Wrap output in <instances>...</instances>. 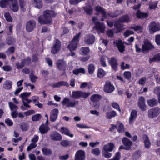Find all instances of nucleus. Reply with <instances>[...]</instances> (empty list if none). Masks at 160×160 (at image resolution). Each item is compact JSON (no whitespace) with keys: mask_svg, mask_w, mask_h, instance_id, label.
<instances>
[{"mask_svg":"<svg viewBox=\"0 0 160 160\" xmlns=\"http://www.w3.org/2000/svg\"><path fill=\"white\" fill-rule=\"evenodd\" d=\"M160 113V108L158 107L152 108L149 109L148 112V117L154 118L158 116Z\"/></svg>","mask_w":160,"mask_h":160,"instance_id":"nucleus-4","label":"nucleus"},{"mask_svg":"<svg viewBox=\"0 0 160 160\" xmlns=\"http://www.w3.org/2000/svg\"><path fill=\"white\" fill-rule=\"evenodd\" d=\"M59 113L58 110L57 108L53 109L50 115V120L52 122L55 121L57 119Z\"/></svg>","mask_w":160,"mask_h":160,"instance_id":"nucleus-22","label":"nucleus"},{"mask_svg":"<svg viewBox=\"0 0 160 160\" xmlns=\"http://www.w3.org/2000/svg\"><path fill=\"white\" fill-rule=\"evenodd\" d=\"M106 33L107 35L111 38H112L114 36V33L113 31L111 29H109L107 31Z\"/></svg>","mask_w":160,"mask_h":160,"instance_id":"nucleus-61","label":"nucleus"},{"mask_svg":"<svg viewBox=\"0 0 160 160\" xmlns=\"http://www.w3.org/2000/svg\"><path fill=\"white\" fill-rule=\"evenodd\" d=\"M9 8L13 12H17L19 10V7L17 0H12L10 3Z\"/></svg>","mask_w":160,"mask_h":160,"instance_id":"nucleus-16","label":"nucleus"},{"mask_svg":"<svg viewBox=\"0 0 160 160\" xmlns=\"http://www.w3.org/2000/svg\"><path fill=\"white\" fill-rule=\"evenodd\" d=\"M118 131L119 133H122L124 131V127L123 124L120 122L118 125V128H117Z\"/></svg>","mask_w":160,"mask_h":160,"instance_id":"nucleus-52","label":"nucleus"},{"mask_svg":"<svg viewBox=\"0 0 160 160\" xmlns=\"http://www.w3.org/2000/svg\"><path fill=\"white\" fill-rule=\"evenodd\" d=\"M90 94L89 92H85L81 91H72L71 97L75 99H79L80 98L85 99L88 98Z\"/></svg>","mask_w":160,"mask_h":160,"instance_id":"nucleus-2","label":"nucleus"},{"mask_svg":"<svg viewBox=\"0 0 160 160\" xmlns=\"http://www.w3.org/2000/svg\"><path fill=\"white\" fill-rule=\"evenodd\" d=\"M49 127L45 126L44 125H41L39 127V130L41 134H45L50 130Z\"/></svg>","mask_w":160,"mask_h":160,"instance_id":"nucleus-33","label":"nucleus"},{"mask_svg":"<svg viewBox=\"0 0 160 160\" xmlns=\"http://www.w3.org/2000/svg\"><path fill=\"white\" fill-rule=\"evenodd\" d=\"M32 2L35 7L38 9L41 8L43 5L42 0H33Z\"/></svg>","mask_w":160,"mask_h":160,"instance_id":"nucleus-35","label":"nucleus"},{"mask_svg":"<svg viewBox=\"0 0 160 160\" xmlns=\"http://www.w3.org/2000/svg\"><path fill=\"white\" fill-rule=\"evenodd\" d=\"M118 21L115 22L114 24V26L115 28L116 29V33H118L122 31L123 30L122 29L123 26Z\"/></svg>","mask_w":160,"mask_h":160,"instance_id":"nucleus-26","label":"nucleus"},{"mask_svg":"<svg viewBox=\"0 0 160 160\" xmlns=\"http://www.w3.org/2000/svg\"><path fill=\"white\" fill-rule=\"evenodd\" d=\"M109 151L107 150H105L102 149V155L107 158H109L112 156V154L109 152Z\"/></svg>","mask_w":160,"mask_h":160,"instance_id":"nucleus-50","label":"nucleus"},{"mask_svg":"<svg viewBox=\"0 0 160 160\" xmlns=\"http://www.w3.org/2000/svg\"><path fill=\"white\" fill-rule=\"evenodd\" d=\"M91 152L93 154L96 156H98L100 154V152L99 149L97 148L92 149Z\"/></svg>","mask_w":160,"mask_h":160,"instance_id":"nucleus-63","label":"nucleus"},{"mask_svg":"<svg viewBox=\"0 0 160 160\" xmlns=\"http://www.w3.org/2000/svg\"><path fill=\"white\" fill-rule=\"evenodd\" d=\"M89 48L88 47H82L80 49V53L82 55H86L90 52Z\"/></svg>","mask_w":160,"mask_h":160,"instance_id":"nucleus-32","label":"nucleus"},{"mask_svg":"<svg viewBox=\"0 0 160 160\" xmlns=\"http://www.w3.org/2000/svg\"><path fill=\"white\" fill-rule=\"evenodd\" d=\"M123 75L125 79L128 80L130 79L131 77V73L130 71H125L123 73Z\"/></svg>","mask_w":160,"mask_h":160,"instance_id":"nucleus-53","label":"nucleus"},{"mask_svg":"<svg viewBox=\"0 0 160 160\" xmlns=\"http://www.w3.org/2000/svg\"><path fill=\"white\" fill-rule=\"evenodd\" d=\"M84 11L86 14L89 15H91L93 12V8L89 5L86 6L83 8Z\"/></svg>","mask_w":160,"mask_h":160,"instance_id":"nucleus-36","label":"nucleus"},{"mask_svg":"<svg viewBox=\"0 0 160 160\" xmlns=\"http://www.w3.org/2000/svg\"><path fill=\"white\" fill-rule=\"evenodd\" d=\"M42 118L40 114H37L33 115L32 117V120L33 121H39Z\"/></svg>","mask_w":160,"mask_h":160,"instance_id":"nucleus-48","label":"nucleus"},{"mask_svg":"<svg viewBox=\"0 0 160 160\" xmlns=\"http://www.w3.org/2000/svg\"><path fill=\"white\" fill-rule=\"evenodd\" d=\"M4 16L7 21L11 22L12 21V18L8 12H5L4 13Z\"/></svg>","mask_w":160,"mask_h":160,"instance_id":"nucleus-49","label":"nucleus"},{"mask_svg":"<svg viewBox=\"0 0 160 160\" xmlns=\"http://www.w3.org/2000/svg\"><path fill=\"white\" fill-rule=\"evenodd\" d=\"M102 96L98 94H95L92 95L90 98V100L93 102L97 103L98 104L94 105V107L98 108L99 107V102L102 98Z\"/></svg>","mask_w":160,"mask_h":160,"instance_id":"nucleus-15","label":"nucleus"},{"mask_svg":"<svg viewBox=\"0 0 160 160\" xmlns=\"http://www.w3.org/2000/svg\"><path fill=\"white\" fill-rule=\"evenodd\" d=\"M62 86H68V83L66 81H61L54 83L53 87L59 88Z\"/></svg>","mask_w":160,"mask_h":160,"instance_id":"nucleus-31","label":"nucleus"},{"mask_svg":"<svg viewBox=\"0 0 160 160\" xmlns=\"http://www.w3.org/2000/svg\"><path fill=\"white\" fill-rule=\"evenodd\" d=\"M16 39L12 36H9L6 39V43L9 45H13L16 42Z\"/></svg>","mask_w":160,"mask_h":160,"instance_id":"nucleus-40","label":"nucleus"},{"mask_svg":"<svg viewBox=\"0 0 160 160\" xmlns=\"http://www.w3.org/2000/svg\"><path fill=\"white\" fill-rule=\"evenodd\" d=\"M108 63L112 70L116 72L118 70V64L117 60L115 57H111L108 60Z\"/></svg>","mask_w":160,"mask_h":160,"instance_id":"nucleus-9","label":"nucleus"},{"mask_svg":"<svg viewBox=\"0 0 160 160\" xmlns=\"http://www.w3.org/2000/svg\"><path fill=\"white\" fill-rule=\"evenodd\" d=\"M130 21L129 16L128 14H125L122 15L118 19V21L120 22L128 23Z\"/></svg>","mask_w":160,"mask_h":160,"instance_id":"nucleus-30","label":"nucleus"},{"mask_svg":"<svg viewBox=\"0 0 160 160\" xmlns=\"http://www.w3.org/2000/svg\"><path fill=\"white\" fill-rule=\"evenodd\" d=\"M122 142L124 146H125L129 150L131 149V146L133 145L132 142L128 138L124 137L122 139Z\"/></svg>","mask_w":160,"mask_h":160,"instance_id":"nucleus-17","label":"nucleus"},{"mask_svg":"<svg viewBox=\"0 0 160 160\" xmlns=\"http://www.w3.org/2000/svg\"><path fill=\"white\" fill-rule=\"evenodd\" d=\"M19 3L21 9L23 11H25L26 10V2L24 0H19Z\"/></svg>","mask_w":160,"mask_h":160,"instance_id":"nucleus-43","label":"nucleus"},{"mask_svg":"<svg viewBox=\"0 0 160 160\" xmlns=\"http://www.w3.org/2000/svg\"><path fill=\"white\" fill-rule=\"evenodd\" d=\"M114 146V144L113 143L110 142L107 145H104L102 149L109 151V152H112L113 150Z\"/></svg>","mask_w":160,"mask_h":160,"instance_id":"nucleus-29","label":"nucleus"},{"mask_svg":"<svg viewBox=\"0 0 160 160\" xmlns=\"http://www.w3.org/2000/svg\"><path fill=\"white\" fill-rule=\"evenodd\" d=\"M36 26V22L34 20H29L26 24V29L28 32H30L33 31Z\"/></svg>","mask_w":160,"mask_h":160,"instance_id":"nucleus-12","label":"nucleus"},{"mask_svg":"<svg viewBox=\"0 0 160 160\" xmlns=\"http://www.w3.org/2000/svg\"><path fill=\"white\" fill-rule=\"evenodd\" d=\"M117 115V113L115 111H112L110 112H107L105 114V116L107 118L111 119L116 116Z\"/></svg>","mask_w":160,"mask_h":160,"instance_id":"nucleus-37","label":"nucleus"},{"mask_svg":"<svg viewBox=\"0 0 160 160\" xmlns=\"http://www.w3.org/2000/svg\"><path fill=\"white\" fill-rule=\"evenodd\" d=\"M138 105L139 109L142 111H145L147 109V106L145 104V99L143 96L139 97Z\"/></svg>","mask_w":160,"mask_h":160,"instance_id":"nucleus-11","label":"nucleus"},{"mask_svg":"<svg viewBox=\"0 0 160 160\" xmlns=\"http://www.w3.org/2000/svg\"><path fill=\"white\" fill-rule=\"evenodd\" d=\"M12 87V82L9 80H7L4 82L3 84V87L5 89L9 90Z\"/></svg>","mask_w":160,"mask_h":160,"instance_id":"nucleus-27","label":"nucleus"},{"mask_svg":"<svg viewBox=\"0 0 160 160\" xmlns=\"http://www.w3.org/2000/svg\"><path fill=\"white\" fill-rule=\"evenodd\" d=\"M78 45V44L77 43L71 41L67 47L70 51H75L77 48Z\"/></svg>","mask_w":160,"mask_h":160,"instance_id":"nucleus-38","label":"nucleus"},{"mask_svg":"<svg viewBox=\"0 0 160 160\" xmlns=\"http://www.w3.org/2000/svg\"><path fill=\"white\" fill-rule=\"evenodd\" d=\"M81 35V32H80L77 34H76L75 36L74 37L72 41V42H74L77 43V44H78L79 41V37Z\"/></svg>","mask_w":160,"mask_h":160,"instance_id":"nucleus-51","label":"nucleus"},{"mask_svg":"<svg viewBox=\"0 0 160 160\" xmlns=\"http://www.w3.org/2000/svg\"><path fill=\"white\" fill-rule=\"evenodd\" d=\"M142 46L143 53H148L149 51L153 50L154 48V46L147 39L144 41Z\"/></svg>","mask_w":160,"mask_h":160,"instance_id":"nucleus-3","label":"nucleus"},{"mask_svg":"<svg viewBox=\"0 0 160 160\" xmlns=\"http://www.w3.org/2000/svg\"><path fill=\"white\" fill-rule=\"evenodd\" d=\"M42 151L43 154L45 156H49L52 154V152L51 149L44 147L42 148Z\"/></svg>","mask_w":160,"mask_h":160,"instance_id":"nucleus-34","label":"nucleus"},{"mask_svg":"<svg viewBox=\"0 0 160 160\" xmlns=\"http://www.w3.org/2000/svg\"><path fill=\"white\" fill-rule=\"evenodd\" d=\"M95 10L97 13V15L101 14L102 17L106 18V12L102 7L99 5H97L95 8Z\"/></svg>","mask_w":160,"mask_h":160,"instance_id":"nucleus-21","label":"nucleus"},{"mask_svg":"<svg viewBox=\"0 0 160 160\" xmlns=\"http://www.w3.org/2000/svg\"><path fill=\"white\" fill-rule=\"evenodd\" d=\"M84 43L87 44H92L95 41V36L92 34H88L84 37Z\"/></svg>","mask_w":160,"mask_h":160,"instance_id":"nucleus-14","label":"nucleus"},{"mask_svg":"<svg viewBox=\"0 0 160 160\" xmlns=\"http://www.w3.org/2000/svg\"><path fill=\"white\" fill-rule=\"evenodd\" d=\"M148 105L150 107H153L156 106L158 104V101L155 98H153L148 100Z\"/></svg>","mask_w":160,"mask_h":160,"instance_id":"nucleus-28","label":"nucleus"},{"mask_svg":"<svg viewBox=\"0 0 160 160\" xmlns=\"http://www.w3.org/2000/svg\"><path fill=\"white\" fill-rule=\"evenodd\" d=\"M160 61V54H157L154 55L152 58L149 59V62L151 63L154 61Z\"/></svg>","mask_w":160,"mask_h":160,"instance_id":"nucleus-45","label":"nucleus"},{"mask_svg":"<svg viewBox=\"0 0 160 160\" xmlns=\"http://www.w3.org/2000/svg\"><path fill=\"white\" fill-rule=\"evenodd\" d=\"M95 69V66L93 64L91 63L89 64L88 67V72L89 74L91 75L93 73Z\"/></svg>","mask_w":160,"mask_h":160,"instance_id":"nucleus-44","label":"nucleus"},{"mask_svg":"<svg viewBox=\"0 0 160 160\" xmlns=\"http://www.w3.org/2000/svg\"><path fill=\"white\" fill-rule=\"evenodd\" d=\"M58 68L61 71H64L65 70L67 65L66 62L62 59L58 60L56 63Z\"/></svg>","mask_w":160,"mask_h":160,"instance_id":"nucleus-20","label":"nucleus"},{"mask_svg":"<svg viewBox=\"0 0 160 160\" xmlns=\"http://www.w3.org/2000/svg\"><path fill=\"white\" fill-rule=\"evenodd\" d=\"M112 106L113 108L118 110L120 112H121V110L119 106L117 103L115 102L112 103Z\"/></svg>","mask_w":160,"mask_h":160,"instance_id":"nucleus-60","label":"nucleus"},{"mask_svg":"<svg viewBox=\"0 0 160 160\" xmlns=\"http://www.w3.org/2000/svg\"><path fill=\"white\" fill-rule=\"evenodd\" d=\"M78 101L77 100L71 101L68 98H64L62 102V105H65L67 107H73L76 105H78Z\"/></svg>","mask_w":160,"mask_h":160,"instance_id":"nucleus-8","label":"nucleus"},{"mask_svg":"<svg viewBox=\"0 0 160 160\" xmlns=\"http://www.w3.org/2000/svg\"><path fill=\"white\" fill-rule=\"evenodd\" d=\"M30 79L32 82L33 83L35 82L37 79H38V77L35 76L33 74H30L29 76Z\"/></svg>","mask_w":160,"mask_h":160,"instance_id":"nucleus-62","label":"nucleus"},{"mask_svg":"<svg viewBox=\"0 0 160 160\" xmlns=\"http://www.w3.org/2000/svg\"><path fill=\"white\" fill-rule=\"evenodd\" d=\"M37 146V144L36 143H32L30 144L27 148V150L28 151L35 148Z\"/></svg>","mask_w":160,"mask_h":160,"instance_id":"nucleus-56","label":"nucleus"},{"mask_svg":"<svg viewBox=\"0 0 160 160\" xmlns=\"http://www.w3.org/2000/svg\"><path fill=\"white\" fill-rule=\"evenodd\" d=\"M31 93V92H24L23 93H22L20 95V96L22 99L24 100L27 98H26L29 96L30 95Z\"/></svg>","mask_w":160,"mask_h":160,"instance_id":"nucleus-59","label":"nucleus"},{"mask_svg":"<svg viewBox=\"0 0 160 160\" xmlns=\"http://www.w3.org/2000/svg\"><path fill=\"white\" fill-rule=\"evenodd\" d=\"M138 116V112L136 110H132L130 113L129 119V123L130 124L133 123V122L135 120Z\"/></svg>","mask_w":160,"mask_h":160,"instance_id":"nucleus-23","label":"nucleus"},{"mask_svg":"<svg viewBox=\"0 0 160 160\" xmlns=\"http://www.w3.org/2000/svg\"><path fill=\"white\" fill-rule=\"evenodd\" d=\"M116 45L119 51L120 52H123L125 51V46L121 41H120L117 43Z\"/></svg>","mask_w":160,"mask_h":160,"instance_id":"nucleus-41","label":"nucleus"},{"mask_svg":"<svg viewBox=\"0 0 160 160\" xmlns=\"http://www.w3.org/2000/svg\"><path fill=\"white\" fill-rule=\"evenodd\" d=\"M149 30L151 33H153L160 30V24L154 21L151 22L149 25Z\"/></svg>","mask_w":160,"mask_h":160,"instance_id":"nucleus-10","label":"nucleus"},{"mask_svg":"<svg viewBox=\"0 0 160 160\" xmlns=\"http://www.w3.org/2000/svg\"><path fill=\"white\" fill-rule=\"evenodd\" d=\"M134 33V32L133 31L127 30L124 32L123 35L125 38H127L131 35L133 34Z\"/></svg>","mask_w":160,"mask_h":160,"instance_id":"nucleus-58","label":"nucleus"},{"mask_svg":"<svg viewBox=\"0 0 160 160\" xmlns=\"http://www.w3.org/2000/svg\"><path fill=\"white\" fill-rule=\"evenodd\" d=\"M57 15V12L54 11L46 10L43 12L42 15L38 18V22L41 25H51L52 22V18H55Z\"/></svg>","mask_w":160,"mask_h":160,"instance_id":"nucleus-1","label":"nucleus"},{"mask_svg":"<svg viewBox=\"0 0 160 160\" xmlns=\"http://www.w3.org/2000/svg\"><path fill=\"white\" fill-rule=\"evenodd\" d=\"M61 131L62 133H64L66 135L69 136L72 138L73 136V134H70V131L66 128L62 127L61 128Z\"/></svg>","mask_w":160,"mask_h":160,"instance_id":"nucleus-39","label":"nucleus"},{"mask_svg":"<svg viewBox=\"0 0 160 160\" xmlns=\"http://www.w3.org/2000/svg\"><path fill=\"white\" fill-rule=\"evenodd\" d=\"M85 158V152L82 150H79L76 153L75 160H84Z\"/></svg>","mask_w":160,"mask_h":160,"instance_id":"nucleus-18","label":"nucleus"},{"mask_svg":"<svg viewBox=\"0 0 160 160\" xmlns=\"http://www.w3.org/2000/svg\"><path fill=\"white\" fill-rule=\"evenodd\" d=\"M142 139L143 141L145 148H149L151 143L148 136L146 134H143L142 136Z\"/></svg>","mask_w":160,"mask_h":160,"instance_id":"nucleus-24","label":"nucleus"},{"mask_svg":"<svg viewBox=\"0 0 160 160\" xmlns=\"http://www.w3.org/2000/svg\"><path fill=\"white\" fill-rule=\"evenodd\" d=\"M121 157V154L119 152H116L115 156L112 159H110L108 160H120Z\"/></svg>","mask_w":160,"mask_h":160,"instance_id":"nucleus-55","label":"nucleus"},{"mask_svg":"<svg viewBox=\"0 0 160 160\" xmlns=\"http://www.w3.org/2000/svg\"><path fill=\"white\" fill-rule=\"evenodd\" d=\"M95 28L99 33H104L105 31V26L103 23L97 21L95 23Z\"/></svg>","mask_w":160,"mask_h":160,"instance_id":"nucleus-13","label":"nucleus"},{"mask_svg":"<svg viewBox=\"0 0 160 160\" xmlns=\"http://www.w3.org/2000/svg\"><path fill=\"white\" fill-rule=\"evenodd\" d=\"M125 62H122L121 64V68L122 70H124L126 69H128L130 68V65L128 64H126L124 66Z\"/></svg>","mask_w":160,"mask_h":160,"instance_id":"nucleus-54","label":"nucleus"},{"mask_svg":"<svg viewBox=\"0 0 160 160\" xmlns=\"http://www.w3.org/2000/svg\"><path fill=\"white\" fill-rule=\"evenodd\" d=\"M61 46V41L58 39H55L53 42V46L51 48V52L54 54H57L60 51Z\"/></svg>","mask_w":160,"mask_h":160,"instance_id":"nucleus-5","label":"nucleus"},{"mask_svg":"<svg viewBox=\"0 0 160 160\" xmlns=\"http://www.w3.org/2000/svg\"><path fill=\"white\" fill-rule=\"evenodd\" d=\"M115 88L113 84L109 80L106 81L103 86V91L107 93H110L113 92Z\"/></svg>","mask_w":160,"mask_h":160,"instance_id":"nucleus-7","label":"nucleus"},{"mask_svg":"<svg viewBox=\"0 0 160 160\" xmlns=\"http://www.w3.org/2000/svg\"><path fill=\"white\" fill-rule=\"evenodd\" d=\"M50 137L52 140L55 141H60L62 139L61 135L56 131L52 132L50 135Z\"/></svg>","mask_w":160,"mask_h":160,"instance_id":"nucleus-19","label":"nucleus"},{"mask_svg":"<svg viewBox=\"0 0 160 160\" xmlns=\"http://www.w3.org/2000/svg\"><path fill=\"white\" fill-rule=\"evenodd\" d=\"M106 74V72L102 68H99L97 72V77L100 78H102Z\"/></svg>","mask_w":160,"mask_h":160,"instance_id":"nucleus-42","label":"nucleus"},{"mask_svg":"<svg viewBox=\"0 0 160 160\" xmlns=\"http://www.w3.org/2000/svg\"><path fill=\"white\" fill-rule=\"evenodd\" d=\"M155 41L157 45L160 46V34H157L155 36Z\"/></svg>","mask_w":160,"mask_h":160,"instance_id":"nucleus-64","label":"nucleus"},{"mask_svg":"<svg viewBox=\"0 0 160 160\" xmlns=\"http://www.w3.org/2000/svg\"><path fill=\"white\" fill-rule=\"evenodd\" d=\"M28 126L27 123L23 122L21 123L20 128L22 131H26L28 129Z\"/></svg>","mask_w":160,"mask_h":160,"instance_id":"nucleus-46","label":"nucleus"},{"mask_svg":"<svg viewBox=\"0 0 160 160\" xmlns=\"http://www.w3.org/2000/svg\"><path fill=\"white\" fill-rule=\"evenodd\" d=\"M15 48L13 46L10 47L7 51L6 52L8 55L12 54L14 53Z\"/></svg>","mask_w":160,"mask_h":160,"instance_id":"nucleus-57","label":"nucleus"},{"mask_svg":"<svg viewBox=\"0 0 160 160\" xmlns=\"http://www.w3.org/2000/svg\"><path fill=\"white\" fill-rule=\"evenodd\" d=\"M8 105L11 111H13L14 110H17L18 108V107L17 105L14 104L12 102H9Z\"/></svg>","mask_w":160,"mask_h":160,"instance_id":"nucleus-47","label":"nucleus"},{"mask_svg":"<svg viewBox=\"0 0 160 160\" xmlns=\"http://www.w3.org/2000/svg\"><path fill=\"white\" fill-rule=\"evenodd\" d=\"M148 16V13L143 12L139 10H138L136 13V16L138 19L146 18Z\"/></svg>","mask_w":160,"mask_h":160,"instance_id":"nucleus-25","label":"nucleus"},{"mask_svg":"<svg viewBox=\"0 0 160 160\" xmlns=\"http://www.w3.org/2000/svg\"><path fill=\"white\" fill-rule=\"evenodd\" d=\"M31 62V58L28 56L26 58L21 59V62H17L16 63V66L17 69H19L22 68L25 65L29 66Z\"/></svg>","mask_w":160,"mask_h":160,"instance_id":"nucleus-6","label":"nucleus"}]
</instances>
